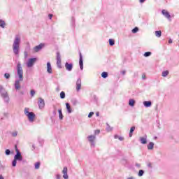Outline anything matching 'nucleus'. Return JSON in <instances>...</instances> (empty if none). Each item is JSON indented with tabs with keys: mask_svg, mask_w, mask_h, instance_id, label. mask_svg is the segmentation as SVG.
I'll return each mask as SVG.
<instances>
[{
	"mask_svg": "<svg viewBox=\"0 0 179 179\" xmlns=\"http://www.w3.org/2000/svg\"><path fill=\"white\" fill-rule=\"evenodd\" d=\"M64 66L68 72H71L73 69V64L72 63L66 62Z\"/></svg>",
	"mask_w": 179,
	"mask_h": 179,
	"instance_id": "f8f14e48",
	"label": "nucleus"
},
{
	"mask_svg": "<svg viewBox=\"0 0 179 179\" xmlns=\"http://www.w3.org/2000/svg\"><path fill=\"white\" fill-rule=\"evenodd\" d=\"M155 36L158 38H160L162 37V31H155Z\"/></svg>",
	"mask_w": 179,
	"mask_h": 179,
	"instance_id": "5701e85b",
	"label": "nucleus"
},
{
	"mask_svg": "<svg viewBox=\"0 0 179 179\" xmlns=\"http://www.w3.org/2000/svg\"><path fill=\"white\" fill-rule=\"evenodd\" d=\"M162 13L163 16H164V17H166V19H168V20L169 22H171V15H170V13H169V11H167V10H162Z\"/></svg>",
	"mask_w": 179,
	"mask_h": 179,
	"instance_id": "1a4fd4ad",
	"label": "nucleus"
},
{
	"mask_svg": "<svg viewBox=\"0 0 179 179\" xmlns=\"http://www.w3.org/2000/svg\"><path fill=\"white\" fill-rule=\"evenodd\" d=\"M115 44V41L113 39H109V45L113 46Z\"/></svg>",
	"mask_w": 179,
	"mask_h": 179,
	"instance_id": "7c9ffc66",
	"label": "nucleus"
},
{
	"mask_svg": "<svg viewBox=\"0 0 179 179\" xmlns=\"http://www.w3.org/2000/svg\"><path fill=\"white\" fill-rule=\"evenodd\" d=\"M11 135L13 136V138H16V136H17V131H13Z\"/></svg>",
	"mask_w": 179,
	"mask_h": 179,
	"instance_id": "f704fd0d",
	"label": "nucleus"
},
{
	"mask_svg": "<svg viewBox=\"0 0 179 179\" xmlns=\"http://www.w3.org/2000/svg\"><path fill=\"white\" fill-rule=\"evenodd\" d=\"M88 141L91 145V148H94L96 146V135H90L87 136Z\"/></svg>",
	"mask_w": 179,
	"mask_h": 179,
	"instance_id": "423d86ee",
	"label": "nucleus"
},
{
	"mask_svg": "<svg viewBox=\"0 0 179 179\" xmlns=\"http://www.w3.org/2000/svg\"><path fill=\"white\" fill-rule=\"evenodd\" d=\"M60 99H65V92L62 91L60 92Z\"/></svg>",
	"mask_w": 179,
	"mask_h": 179,
	"instance_id": "72a5a7b5",
	"label": "nucleus"
},
{
	"mask_svg": "<svg viewBox=\"0 0 179 179\" xmlns=\"http://www.w3.org/2000/svg\"><path fill=\"white\" fill-rule=\"evenodd\" d=\"M152 55V52H146L144 53V57H150Z\"/></svg>",
	"mask_w": 179,
	"mask_h": 179,
	"instance_id": "c9c22d12",
	"label": "nucleus"
},
{
	"mask_svg": "<svg viewBox=\"0 0 179 179\" xmlns=\"http://www.w3.org/2000/svg\"><path fill=\"white\" fill-rule=\"evenodd\" d=\"M129 106H130V107H134V106H135V100L131 99L129 100Z\"/></svg>",
	"mask_w": 179,
	"mask_h": 179,
	"instance_id": "4be33fe9",
	"label": "nucleus"
},
{
	"mask_svg": "<svg viewBox=\"0 0 179 179\" xmlns=\"http://www.w3.org/2000/svg\"><path fill=\"white\" fill-rule=\"evenodd\" d=\"M17 163V161L14 158V159L12 162V166L13 167H16V164Z\"/></svg>",
	"mask_w": 179,
	"mask_h": 179,
	"instance_id": "473e14b6",
	"label": "nucleus"
},
{
	"mask_svg": "<svg viewBox=\"0 0 179 179\" xmlns=\"http://www.w3.org/2000/svg\"><path fill=\"white\" fill-rule=\"evenodd\" d=\"M71 21L73 24L75 23V18L73 17L71 18Z\"/></svg>",
	"mask_w": 179,
	"mask_h": 179,
	"instance_id": "3c124183",
	"label": "nucleus"
},
{
	"mask_svg": "<svg viewBox=\"0 0 179 179\" xmlns=\"http://www.w3.org/2000/svg\"><path fill=\"white\" fill-rule=\"evenodd\" d=\"M122 75H125L127 73V71L125 70L121 71Z\"/></svg>",
	"mask_w": 179,
	"mask_h": 179,
	"instance_id": "c03bdc74",
	"label": "nucleus"
},
{
	"mask_svg": "<svg viewBox=\"0 0 179 179\" xmlns=\"http://www.w3.org/2000/svg\"><path fill=\"white\" fill-rule=\"evenodd\" d=\"M49 19H50V20L52 19V14H49Z\"/></svg>",
	"mask_w": 179,
	"mask_h": 179,
	"instance_id": "8fccbe9b",
	"label": "nucleus"
},
{
	"mask_svg": "<svg viewBox=\"0 0 179 179\" xmlns=\"http://www.w3.org/2000/svg\"><path fill=\"white\" fill-rule=\"evenodd\" d=\"M145 78H146V76L143 75V76H142V79H145Z\"/></svg>",
	"mask_w": 179,
	"mask_h": 179,
	"instance_id": "6e6d98bb",
	"label": "nucleus"
},
{
	"mask_svg": "<svg viewBox=\"0 0 179 179\" xmlns=\"http://www.w3.org/2000/svg\"><path fill=\"white\" fill-rule=\"evenodd\" d=\"M0 27L5 29V21L0 20Z\"/></svg>",
	"mask_w": 179,
	"mask_h": 179,
	"instance_id": "cd10ccee",
	"label": "nucleus"
},
{
	"mask_svg": "<svg viewBox=\"0 0 179 179\" xmlns=\"http://www.w3.org/2000/svg\"><path fill=\"white\" fill-rule=\"evenodd\" d=\"M114 138L115 139H119L120 136L118 135H115Z\"/></svg>",
	"mask_w": 179,
	"mask_h": 179,
	"instance_id": "49530a36",
	"label": "nucleus"
},
{
	"mask_svg": "<svg viewBox=\"0 0 179 179\" xmlns=\"http://www.w3.org/2000/svg\"><path fill=\"white\" fill-rule=\"evenodd\" d=\"M0 94L2 97L4 103H9V94H8V91L3 87L2 85H0Z\"/></svg>",
	"mask_w": 179,
	"mask_h": 179,
	"instance_id": "7ed1b4c3",
	"label": "nucleus"
},
{
	"mask_svg": "<svg viewBox=\"0 0 179 179\" xmlns=\"http://www.w3.org/2000/svg\"><path fill=\"white\" fill-rule=\"evenodd\" d=\"M169 44H172L173 43V40H171V38H170L169 40Z\"/></svg>",
	"mask_w": 179,
	"mask_h": 179,
	"instance_id": "de8ad7c7",
	"label": "nucleus"
},
{
	"mask_svg": "<svg viewBox=\"0 0 179 179\" xmlns=\"http://www.w3.org/2000/svg\"><path fill=\"white\" fill-rule=\"evenodd\" d=\"M140 142L142 145H146L148 143V136L145 134L143 137H140Z\"/></svg>",
	"mask_w": 179,
	"mask_h": 179,
	"instance_id": "2eb2a0df",
	"label": "nucleus"
},
{
	"mask_svg": "<svg viewBox=\"0 0 179 179\" xmlns=\"http://www.w3.org/2000/svg\"><path fill=\"white\" fill-rule=\"evenodd\" d=\"M138 31H139V28H138V27H136L134 29L131 30V32L134 34H135V33H138Z\"/></svg>",
	"mask_w": 179,
	"mask_h": 179,
	"instance_id": "c756f323",
	"label": "nucleus"
},
{
	"mask_svg": "<svg viewBox=\"0 0 179 179\" xmlns=\"http://www.w3.org/2000/svg\"><path fill=\"white\" fill-rule=\"evenodd\" d=\"M17 75L19 80H15L14 86L16 90H20V82H22L23 80V67H22V64L20 62H18L17 64Z\"/></svg>",
	"mask_w": 179,
	"mask_h": 179,
	"instance_id": "f257e3e1",
	"label": "nucleus"
},
{
	"mask_svg": "<svg viewBox=\"0 0 179 179\" xmlns=\"http://www.w3.org/2000/svg\"><path fill=\"white\" fill-rule=\"evenodd\" d=\"M106 125H107V127H106L107 132H111V131H113V127H110V125L108 124V123H106Z\"/></svg>",
	"mask_w": 179,
	"mask_h": 179,
	"instance_id": "b1692460",
	"label": "nucleus"
},
{
	"mask_svg": "<svg viewBox=\"0 0 179 179\" xmlns=\"http://www.w3.org/2000/svg\"><path fill=\"white\" fill-rule=\"evenodd\" d=\"M30 94L32 97H34V94H36V91H34V90H31L30 92Z\"/></svg>",
	"mask_w": 179,
	"mask_h": 179,
	"instance_id": "4c0bfd02",
	"label": "nucleus"
},
{
	"mask_svg": "<svg viewBox=\"0 0 179 179\" xmlns=\"http://www.w3.org/2000/svg\"><path fill=\"white\" fill-rule=\"evenodd\" d=\"M119 141H124V138L121 137V136H119Z\"/></svg>",
	"mask_w": 179,
	"mask_h": 179,
	"instance_id": "603ef678",
	"label": "nucleus"
},
{
	"mask_svg": "<svg viewBox=\"0 0 179 179\" xmlns=\"http://www.w3.org/2000/svg\"><path fill=\"white\" fill-rule=\"evenodd\" d=\"M6 156H9L10 155V150H6Z\"/></svg>",
	"mask_w": 179,
	"mask_h": 179,
	"instance_id": "a19ab883",
	"label": "nucleus"
},
{
	"mask_svg": "<svg viewBox=\"0 0 179 179\" xmlns=\"http://www.w3.org/2000/svg\"><path fill=\"white\" fill-rule=\"evenodd\" d=\"M101 76L103 78V79H106V78L108 77V72H106V71H103V72L101 73Z\"/></svg>",
	"mask_w": 179,
	"mask_h": 179,
	"instance_id": "bb28decb",
	"label": "nucleus"
},
{
	"mask_svg": "<svg viewBox=\"0 0 179 179\" xmlns=\"http://www.w3.org/2000/svg\"><path fill=\"white\" fill-rule=\"evenodd\" d=\"M1 170H5V166H3L2 164V163L1 162V160H0V171Z\"/></svg>",
	"mask_w": 179,
	"mask_h": 179,
	"instance_id": "58836bf2",
	"label": "nucleus"
},
{
	"mask_svg": "<svg viewBox=\"0 0 179 179\" xmlns=\"http://www.w3.org/2000/svg\"><path fill=\"white\" fill-rule=\"evenodd\" d=\"M80 69L83 71V57H82V53L80 52V59H79Z\"/></svg>",
	"mask_w": 179,
	"mask_h": 179,
	"instance_id": "dca6fc26",
	"label": "nucleus"
},
{
	"mask_svg": "<svg viewBox=\"0 0 179 179\" xmlns=\"http://www.w3.org/2000/svg\"><path fill=\"white\" fill-rule=\"evenodd\" d=\"M47 72L48 73H52V67H51V63L50 62L47 63Z\"/></svg>",
	"mask_w": 179,
	"mask_h": 179,
	"instance_id": "f3484780",
	"label": "nucleus"
},
{
	"mask_svg": "<svg viewBox=\"0 0 179 179\" xmlns=\"http://www.w3.org/2000/svg\"><path fill=\"white\" fill-rule=\"evenodd\" d=\"M136 166H137V167H139V164H137Z\"/></svg>",
	"mask_w": 179,
	"mask_h": 179,
	"instance_id": "052dcab7",
	"label": "nucleus"
},
{
	"mask_svg": "<svg viewBox=\"0 0 179 179\" xmlns=\"http://www.w3.org/2000/svg\"><path fill=\"white\" fill-rule=\"evenodd\" d=\"M56 61L57 68L59 69H62V60L61 59V54L59 53V52H57Z\"/></svg>",
	"mask_w": 179,
	"mask_h": 179,
	"instance_id": "39448f33",
	"label": "nucleus"
},
{
	"mask_svg": "<svg viewBox=\"0 0 179 179\" xmlns=\"http://www.w3.org/2000/svg\"><path fill=\"white\" fill-rule=\"evenodd\" d=\"M43 47H44V43H40L39 45L34 48L33 51L34 52H38L39 51H41V50H43Z\"/></svg>",
	"mask_w": 179,
	"mask_h": 179,
	"instance_id": "9b49d317",
	"label": "nucleus"
},
{
	"mask_svg": "<svg viewBox=\"0 0 179 179\" xmlns=\"http://www.w3.org/2000/svg\"><path fill=\"white\" fill-rule=\"evenodd\" d=\"M37 61V58H31L28 60L27 66L28 68H31L34 65V63Z\"/></svg>",
	"mask_w": 179,
	"mask_h": 179,
	"instance_id": "9d476101",
	"label": "nucleus"
},
{
	"mask_svg": "<svg viewBox=\"0 0 179 179\" xmlns=\"http://www.w3.org/2000/svg\"><path fill=\"white\" fill-rule=\"evenodd\" d=\"M24 114L28 117L29 122H33L34 121L36 115L33 112H29L28 108H24Z\"/></svg>",
	"mask_w": 179,
	"mask_h": 179,
	"instance_id": "20e7f679",
	"label": "nucleus"
},
{
	"mask_svg": "<svg viewBox=\"0 0 179 179\" xmlns=\"http://www.w3.org/2000/svg\"><path fill=\"white\" fill-rule=\"evenodd\" d=\"M24 57L25 58L27 57V52H24Z\"/></svg>",
	"mask_w": 179,
	"mask_h": 179,
	"instance_id": "4d7b16f0",
	"label": "nucleus"
},
{
	"mask_svg": "<svg viewBox=\"0 0 179 179\" xmlns=\"http://www.w3.org/2000/svg\"><path fill=\"white\" fill-rule=\"evenodd\" d=\"M63 178L68 179L69 176H68V168L64 166L62 170Z\"/></svg>",
	"mask_w": 179,
	"mask_h": 179,
	"instance_id": "ddd939ff",
	"label": "nucleus"
},
{
	"mask_svg": "<svg viewBox=\"0 0 179 179\" xmlns=\"http://www.w3.org/2000/svg\"><path fill=\"white\" fill-rule=\"evenodd\" d=\"M134 131H135V127H131L129 134V138H132V134L134 133Z\"/></svg>",
	"mask_w": 179,
	"mask_h": 179,
	"instance_id": "393cba45",
	"label": "nucleus"
},
{
	"mask_svg": "<svg viewBox=\"0 0 179 179\" xmlns=\"http://www.w3.org/2000/svg\"><path fill=\"white\" fill-rule=\"evenodd\" d=\"M96 117H99L100 115V113L99 112H96Z\"/></svg>",
	"mask_w": 179,
	"mask_h": 179,
	"instance_id": "5fc2aeb1",
	"label": "nucleus"
},
{
	"mask_svg": "<svg viewBox=\"0 0 179 179\" xmlns=\"http://www.w3.org/2000/svg\"><path fill=\"white\" fill-rule=\"evenodd\" d=\"M59 120H64V115H62V109L58 110Z\"/></svg>",
	"mask_w": 179,
	"mask_h": 179,
	"instance_id": "412c9836",
	"label": "nucleus"
},
{
	"mask_svg": "<svg viewBox=\"0 0 179 179\" xmlns=\"http://www.w3.org/2000/svg\"><path fill=\"white\" fill-rule=\"evenodd\" d=\"M143 106H145L146 108L152 107V101H143Z\"/></svg>",
	"mask_w": 179,
	"mask_h": 179,
	"instance_id": "aec40b11",
	"label": "nucleus"
},
{
	"mask_svg": "<svg viewBox=\"0 0 179 179\" xmlns=\"http://www.w3.org/2000/svg\"><path fill=\"white\" fill-rule=\"evenodd\" d=\"M24 1H27V0H24Z\"/></svg>",
	"mask_w": 179,
	"mask_h": 179,
	"instance_id": "e2e57ef3",
	"label": "nucleus"
},
{
	"mask_svg": "<svg viewBox=\"0 0 179 179\" xmlns=\"http://www.w3.org/2000/svg\"><path fill=\"white\" fill-rule=\"evenodd\" d=\"M147 148L148 150H153V148H155V143L150 142L149 144L147 145Z\"/></svg>",
	"mask_w": 179,
	"mask_h": 179,
	"instance_id": "6ab92c4d",
	"label": "nucleus"
},
{
	"mask_svg": "<svg viewBox=\"0 0 179 179\" xmlns=\"http://www.w3.org/2000/svg\"><path fill=\"white\" fill-rule=\"evenodd\" d=\"M20 43H22V38L19 35H16L13 43V51L15 55H19L20 52Z\"/></svg>",
	"mask_w": 179,
	"mask_h": 179,
	"instance_id": "f03ea898",
	"label": "nucleus"
},
{
	"mask_svg": "<svg viewBox=\"0 0 179 179\" xmlns=\"http://www.w3.org/2000/svg\"><path fill=\"white\" fill-rule=\"evenodd\" d=\"M38 106L40 110H43L45 107V102L43 98H38Z\"/></svg>",
	"mask_w": 179,
	"mask_h": 179,
	"instance_id": "6e6552de",
	"label": "nucleus"
},
{
	"mask_svg": "<svg viewBox=\"0 0 179 179\" xmlns=\"http://www.w3.org/2000/svg\"><path fill=\"white\" fill-rule=\"evenodd\" d=\"M127 179H135V177L131 176V177L127 178Z\"/></svg>",
	"mask_w": 179,
	"mask_h": 179,
	"instance_id": "864d4df0",
	"label": "nucleus"
},
{
	"mask_svg": "<svg viewBox=\"0 0 179 179\" xmlns=\"http://www.w3.org/2000/svg\"><path fill=\"white\" fill-rule=\"evenodd\" d=\"M146 0H139L140 3H143Z\"/></svg>",
	"mask_w": 179,
	"mask_h": 179,
	"instance_id": "09e8293b",
	"label": "nucleus"
},
{
	"mask_svg": "<svg viewBox=\"0 0 179 179\" xmlns=\"http://www.w3.org/2000/svg\"><path fill=\"white\" fill-rule=\"evenodd\" d=\"M99 134H100V130L96 129V130L94 131V134L95 135H99Z\"/></svg>",
	"mask_w": 179,
	"mask_h": 179,
	"instance_id": "79ce46f5",
	"label": "nucleus"
},
{
	"mask_svg": "<svg viewBox=\"0 0 179 179\" xmlns=\"http://www.w3.org/2000/svg\"><path fill=\"white\" fill-rule=\"evenodd\" d=\"M169 73V71H164L162 72V76L163 78H166L168 76Z\"/></svg>",
	"mask_w": 179,
	"mask_h": 179,
	"instance_id": "a878e982",
	"label": "nucleus"
},
{
	"mask_svg": "<svg viewBox=\"0 0 179 179\" xmlns=\"http://www.w3.org/2000/svg\"><path fill=\"white\" fill-rule=\"evenodd\" d=\"M78 103V101L75 100L73 102V106H76V103Z\"/></svg>",
	"mask_w": 179,
	"mask_h": 179,
	"instance_id": "a18cd8bd",
	"label": "nucleus"
},
{
	"mask_svg": "<svg viewBox=\"0 0 179 179\" xmlns=\"http://www.w3.org/2000/svg\"><path fill=\"white\" fill-rule=\"evenodd\" d=\"M56 179H61V175L57 174L56 175Z\"/></svg>",
	"mask_w": 179,
	"mask_h": 179,
	"instance_id": "37998d69",
	"label": "nucleus"
},
{
	"mask_svg": "<svg viewBox=\"0 0 179 179\" xmlns=\"http://www.w3.org/2000/svg\"><path fill=\"white\" fill-rule=\"evenodd\" d=\"M35 169L36 170H38V169H40V162H36L35 164Z\"/></svg>",
	"mask_w": 179,
	"mask_h": 179,
	"instance_id": "e433bc0d",
	"label": "nucleus"
},
{
	"mask_svg": "<svg viewBox=\"0 0 179 179\" xmlns=\"http://www.w3.org/2000/svg\"><path fill=\"white\" fill-rule=\"evenodd\" d=\"M66 108L69 114H71L72 113V108H71V105L69 104V103H66Z\"/></svg>",
	"mask_w": 179,
	"mask_h": 179,
	"instance_id": "a211bd4d",
	"label": "nucleus"
},
{
	"mask_svg": "<svg viewBox=\"0 0 179 179\" xmlns=\"http://www.w3.org/2000/svg\"><path fill=\"white\" fill-rule=\"evenodd\" d=\"M143 174H145V171L142 169L139 170L138 174V177H142Z\"/></svg>",
	"mask_w": 179,
	"mask_h": 179,
	"instance_id": "c85d7f7f",
	"label": "nucleus"
},
{
	"mask_svg": "<svg viewBox=\"0 0 179 179\" xmlns=\"http://www.w3.org/2000/svg\"><path fill=\"white\" fill-rule=\"evenodd\" d=\"M0 179H4L3 176H2V175H0Z\"/></svg>",
	"mask_w": 179,
	"mask_h": 179,
	"instance_id": "13d9d810",
	"label": "nucleus"
},
{
	"mask_svg": "<svg viewBox=\"0 0 179 179\" xmlns=\"http://www.w3.org/2000/svg\"><path fill=\"white\" fill-rule=\"evenodd\" d=\"M82 87V80L80 78H78L76 81V90L77 92H79L80 90V88Z\"/></svg>",
	"mask_w": 179,
	"mask_h": 179,
	"instance_id": "4468645a",
	"label": "nucleus"
},
{
	"mask_svg": "<svg viewBox=\"0 0 179 179\" xmlns=\"http://www.w3.org/2000/svg\"><path fill=\"white\" fill-rule=\"evenodd\" d=\"M5 79H10V74L9 73H6L4 74Z\"/></svg>",
	"mask_w": 179,
	"mask_h": 179,
	"instance_id": "2f4dec72",
	"label": "nucleus"
},
{
	"mask_svg": "<svg viewBox=\"0 0 179 179\" xmlns=\"http://www.w3.org/2000/svg\"><path fill=\"white\" fill-rule=\"evenodd\" d=\"M16 155L14 156V159L17 161V162H22V160H23V157L22 156V153H20L19 152V150L16 149Z\"/></svg>",
	"mask_w": 179,
	"mask_h": 179,
	"instance_id": "0eeeda50",
	"label": "nucleus"
},
{
	"mask_svg": "<svg viewBox=\"0 0 179 179\" xmlns=\"http://www.w3.org/2000/svg\"><path fill=\"white\" fill-rule=\"evenodd\" d=\"M93 115H94V113L90 112L88 115V118H92V117H93Z\"/></svg>",
	"mask_w": 179,
	"mask_h": 179,
	"instance_id": "ea45409f",
	"label": "nucleus"
},
{
	"mask_svg": "<svg viewBox=\"0 0 179 179\" xmlns=\"http://www.w3.org/2000/svg\"><path fill=\"white\" fill-rule=\"evenodd\" d=\"M71 1H74L75 0H71Z\"/></svg>",
	"mask_w": 179,
	"mask_h": 179,
	"instance_id": "680f3d73",
	"label": "nucleus"
},
{
	"mask_svg": "<svg viewBox=\"0 0 179 179\" xmlns=\"http://www.w3.org/2000/svg\"><path fill=\"white\" fill-rule=\"evenodd\" d=\"M148 166L149 167H152V164H149Z\"/></svg>",
	"mask_w": 179,
	"mask_h": 179,
	"instance_id": "bf43d9fd",
	"label": "nucleus"
}]
</instances>
